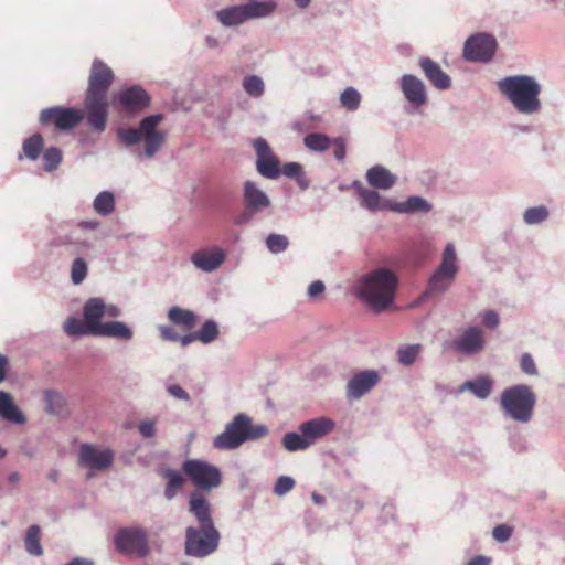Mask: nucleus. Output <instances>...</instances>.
<instances>
[{"mask_svg": "<svg viewBox=\"0 0 565 565\" xmlns=\"http://www.w3.org/2000/svg\"><path fill=\"white\" fill-rule=\"evenodd\" d=\"M493 387V381L488 375H482L473 381H467L460 386V392L468 390L478 398L484 399L487 398Z\"/></svg>", "mask_w": 565, "mask_h": 565, "instance_id": "29", "label": "nucleus"}, {"mask_svg": "<svg viewBox=\"0 0 565 565\" xmlns=\"http://www.w3.org/2000/svg\"><path fill=\"white\" fill-rule=\"evenodd\" d=\"M536 396L527 385H514L504 390L500 404L514 420L527 423L532 418Z\"/></svg>", "mask_w": 565, "mask_h": 565, "instance_id": "6", "label": "nucleus"}, {"mask_svg": "<svg viewBox=\"0 0 565 565\" xmlns=\"http://www.w3.org/2000/svg\"><path fill=\"white\" fill-rule=\"evenodd\" d=\"M266 245L271 253H280L287 249L289 242L285 235L270 234L266 239Z\"/></svg>", "mask_w": 565, "mask_h": 565, "instance_id": "48", "label": "nucleus"}, {"mask_svg": "<svg viewBox=\"0 0 565 565\" xmlns=\"http://www.w3.org/2000/svg\"><path fill=\"white\" fill-rule=\"evenodd\" d=\"M78 461L93 471H104L113 465L114 451L93 444H82L78 450Z\"/></svg>", "mask_w": 565, "mask_h": 565, "instance_id": "14", "label": "nucleus"}, {"mask_svg": "<svg viewBox=\"0 0 565 565\" xmlns=\"http://www.w3.org/2000/svg\"><path fill=\"white\" fill-rule=\"evenodd\" d=\"M254 148L257 154V170L258 172L268 179H276L280 174V162L273 154L268 143L263 138L254 140Z\"/></svg>", "mask_w": 565, "mask_h": 565, "instance_id": "16", "label": "nucleus"}, {"mask_svg": "<svg viewBox=\"0 0 565 565\" xmlns=\"http://www.w3.org/2000/svg\"><path fill=\"white\" fill-rule=\"evenodd\" d=\"M282 446L289 451L305 450L309 448L307 439L303 434L287 433L282 437Z\"/></svg>", "mask_w": 565, "mask_h": 565, "instance_id": "38", "label": "nucleus"}, {"mask_svg": "<svg viewBox=\"0 0 565 565\" xmlns=\"http://www.w3.org/2000/svg\"><path fill=\"white\" fill-rule=\"evenodd\" d=\"M25 550L29 554L40 556L43 554V550L40 542V526L31 525L25 535Z\"/></svg>", "mask_w": 565, "mask_h": 565, "instance_id": "34", "label": "nucleus"}, {"mask_svg": "<svg viewBox=\"0 0 565 565\" xmlns=\"http://www.w3.org/2000/svg\"><path fill=\"white\" fill-rule=\"evenodd\" d=\"M359 196L362 200V205L371 211L391 209L386 202L382 201L381 195L373 190L361 188Z\"/></svg>", "mask_w": 565, "mask_h": 565, "instance_id": "33", "label": "nucleus"}, {"mask_svg": "<svg viewBox=\"0 0 565 565\" xmlns=\"http://www.w3.org/2000/svg\"><path fill=\"white\" fill-rule=\"evenodd\" d=\"M243 87L245 92L253 97H259L264 93V83L262 78L256 75L245 77Z\"/></svg>", "mask_w": 565, "mask_h": 565, "instance_id": "43", "label": "nucleus"}, {"mask_svg": "<svg viewBox=\"0 0 565 565\" xmlns=\"http://www.w3.org/2000/svg\"><path fill=\"white\" fill-rule=\"evenodd\" d=\"M430 209V204L420 196H411L405 202L391 207V210L401 213L428 212Z\"/></svg>", "mask_w": 565, "mask_h": 565, "instance_id": "32", "label": "nucleus"}, {"mask_svg": "<svg viewBox=\"0 0 565 565\" xmlns=\"http://www.w3.org/2000/svg\"><path fill=\"white\" fill-rule=\"evenodd\" d=\"M138 429H139V433L145 437V438H150V437H153L157 429H156V420L153 419H146V420H142L139 426H138Z\"/></svg>", "mask_w": 565, "mask_h": 565, "instance_id": "52", "label": "nucleus"}, {"mask_svg": "<svg viewBox=\"0 0 565 565\" xmlns=\"http://www.w3.org/2000/svg\"><path fill=\"white\" fill-rule=\"evenodd\" d=\"M401 86L406 99L411 104L420 106L427 102L425 85L416 76L404 75L402 77Z\"/></svg>", "mask_w": 565, "mask_h": 565, "instance_id": "23", "label": "nucleus"}, {"mask_svg": "<svg viewBox=\"0 0 565 565\" xmlns=\"http://www.w3.org/2000/svg\"><path fill=\"white\" fill-rule=\"evenodd\" d=\"M547 216L548 211L543 205L527 209L523 215L525 223L530 225L539 224L545 221Z\"/></svg>", "mask_w": 565, "mask_h": 565, "instance_id": "46", "label": "nucleus"}, {"mask_svg": "<svg viewBox=\"0 0 565 565\" xmlns=\"http://www.w3.org/2000/svg\"><path fill=\"white\" fill-rule=\"evenodd\" d=\"M95 335L130 340L132 331L121 321L105 322Z\"/></svg>", "mask_w": 565, "mask_h": 565, "instance_id": "31", "label": "nucleus"}, {"mask_svg": "<svg viewBox=\"0 0 565 565\" xmlns=\"http://www.w3.org/2000/svg\"><path fill=\"white\" fill-rule=\"evenodd\" d=\"M295 487V480L291 477L281 476L276 481L274 492L277 495H284L291 491Z\"/></svg>", "mask_w": 565, "mask_h": 565, "instance_id": "49", "label": "nucleus"}, {"mask_svg": "<svg viewBox=\"0 0 565 565\" xmlns=\"http://www.w3.org/2000/svg\"><path fill=\"white\" fill-rule=\"evenodd\" d=\"M366 180L375 189L388 190L395 182L396 177L382 166H374L367 170Z\"/></svg>", "mask_w": 565, "mask_h": 565, "instance_id": "26", "label": "nucleus"}, {"mask_svg": "<svg viewBox=\"0 0 565 565\" xmlns=\"http://www.w3.org/2000/svg\"><path fill=\"white\" fill-rule=\"evenodd\" d=\"M422 345L420 344H409L405 347H401L397 350V356L399 363L403 365H412L420 353Z\"/></svg>", "mask_w": 565, "mask_h": 565, "instance_id": "39", "label": "nucleus"}, {"mask_svg": "<svg viewBox=\"0 0 565 565\" xmlns=\"http://www.w3.org/2000/svg\"><path fill=\"white\" fill-rule=\"evenodd\" d=\"M482 322L487 328L494 329L499 324V316L495 311L489 310L483 315Z\"/></svg>", "mask_w": 565, "mask_h": 565, "instance_id": "56", "label": "nucleus"}, {"mask_svg": "<svg viewBox=\"0 0 565 565\" xmlns=\"http://www.w3.org/2000/svg\"><path fill=\"white\" fill-rule=\"evenodd\" d=\"M189 511L196 519L199 526H215L212 519L211 504L202 493H191L189 500Z\"/></svg>", "mask_w": 565, "mask_h": 565, "instance_id": "21", "label": "nucleus"}, {"mask_svg": "<svg viewBox=\"0 0 565 565\" xmlns=\"http://www.w3.org/2000/svg\"><path fill=\"white\" fill-rule=\"evenodd\" d=\"M305 146L312 151H326L331 147L332 140L324 134L312 132L305 137Z\"/></svg>", "mask_w": 565, "mask_h": 565, "instance_id": "35", "label": "nucleus"}, {"mask_svg": "<svg viewBox=\"0 0 565 565\" xmlns=\"http://www.w3.org/2000/svg\"><path fill=\"white\" fill-rule=\"evenodd\" d=\"M341 105L350 111L356 110L361 103L360 93L353 88L348 87L343 90L340 96Z\"/></svg>", "mask_w": 565, "mask_h": 565, "instance_id": "41", "label": "nucleus"}, {"mask_svg": "<svg viewBox=\"0 0 565 565\" xmlns=\"http://www.w3.org/2000/svg\"><path fill=\"white\" fill-rule=\"evenodd\" d=\"M64 331L68 335L89 334L87 323L85 321L82 322L79 319H77L75 317H70L64 322Z\"/></svg>", "mask_w": 565, "mask_h": 565, "instance_id": "45", "label": "nucleus"}, {"mask_svg": "<svg viewBox=\"0 0 565 565\" xmlns=\"http://www.w3.org/2000/svg\"><path fill=\"white\" fill-rule=\"evenodd\" d=\"M161 476L166 480L164 497L168 500H172L179 492L182 491L185 479L181 472L170 468L164 469Z\"/></svg>", "mask_w": 565, "mask_h": 565, "instance_id": "28", "label": "nucleus"}, {"mask_svg": "<svg viewBox=\"0 0 565 565\" xmlns=\"http://www.w3.org/2000/svg\"><path fill=\"white\" fill-rule=\"evenodd\" d=\"M182 471L193 486L201 490H212L222 482L220 469L202 459L184 460Z\"/></svg>", "mask_w": 565, "mask_h": 565, "instance_id": "9", "label": "nucleus"}, {"mask_svg": "<svg viewBox=\"0 0 565 565\" xmlns=\"http://www.w3.org/2000/svg\"><path fill=\"white\" fill-rule=\"evenodd\" d=\"M466 565H490V559L486 556H475Z\"/></svg>", "mask_w": 565, "mask_h": 565, "instance_id": "60", "label": "nucleus"}, {"mask_svg": "<svg viewBox=\"0 0 565 565\" xmlns=\"http://www.w3.org/2000/svg\"><path fill=\"white\" fill-rule=\"evenodd\" d=\"M497 41L484 33L470 36L463 47V56L472 62H488L494 55Z\"/></svg>", "mask_w": 565, "mask_h": 565, "instance_id": "13", "label": "nucleus"}, {"mask_svg": "<svg viewBox=\"0 0 565 565\" xmlns=\"http://www.w3.org/2000/svg\"><path fill=\"white\" fill-rule=\"evenodd\" d=\"M218 327L215 321L207 320L203 323L200 330L196 331L198 341L202 343H210L218 335Z\"/></svg>", "mask_w": 565, "mask_h": 565, "instance_id": "40", "label": "nucleus"}, {"mask_svg": "<svg viewBox=\"0 0 565 565\" xmlns=\"http://www.w3.org/2000/svg\"><path fill=\"white\" fill-rule=\"evenodd\" d=\"M498 87L521 114H533L541 108V86L531 76H509L499 81Z\"/></svg>", "mask_w": 565, "mask_h": 565, "instance_id": "3", "label": "nucleus"}, {"mask_svg": "<svg viewBox=\"0 0 565 565\" xmlns=\"http://www.w3.org/2000/svg\"><path fill=\"white\" fill-rule=\"evenodd\" d=\"M397 284L393 271L377 268L360 279L356 295L372 311L382 312L393 305Z\"/></svg>", "mask_w": 565, "mask_h": 565, "instance_id": "2", "label": "nucleus"}, {"mask_svg": "<svg viewBox=\"0 0 565 565\" xmlns=\"http://www.w3.org/2000/svg\"><path fill=\"white\" fill-rule=\"evenodd\" d=\"M520 365L524 373H526L529 375L537 374V369H536L535 362L529 353H524L521 356Z\"/></svg>", "mask_w": 565, "mask_h": 565, "instance_id": "50", "label": "nucleus"}, {"mask_svg": "<svg viewBox=\"0 0 565 565\" xmlns=\"http://www.w3.org/2000/svg\"><path fill=\"white\" fill-rule=\"evenodd\" d=\"M62 160V152L55 147L46 149L43 153V166L46 171L55 170Z\"/></svg>", "mask_w": 565, "mask_h": 565, "instance_id": "44", "label": "nucleus"}, {"mask_svg": "<svg viewBox=\"0 0 565 565\" xmlns=\"http://www.w3.org/2000/svg\"><path fill=\"white\" fill-rule=\"evenodd\" d=\"M106 315L109 317H117L119 315V309L116 306L106 307Z\"/></svg>", "mask_w": 565, "mask_h": 565, "instance_id": "62", "label": "nucleus"}, {"mask_svg": "<svg viewBox=\"0 0 565 565\" xmlns=\"http://www.w3.org/2000/svg\"><path fill=\"white\" fill-rule=\"evenodd\" d=\"M194 266L203 271H213L225 260V254L221 248L202 249L192 254Z\"/></svg>", "mask_w": 565, "mask_h": 565, "instance_id": "20", "label": "nucleus"}, {"mask_svg": "<svg viewBox=\"0 0 565 565\" xmlns=\"http://www.w3.org/2000/svg\"><path fill=\"white\" fill-rule=\"evenodd\" d=\"M7 366H8L7 356L0 354V383L6 379Z\"/></svg>", "mask_w": 565, "mask_h": 565, "instance_id": "61", "label": "nucleus"}, {"mask_svg": "<svg viewBox=\"0 0 565 565\" xmlns=\"http://www.w3.org/2000/svg\"><path fill=\"white\" fill-rule=\"evenodd\" d=\"M45 398H46L49 412L55 413V409L53 407V403H60L62 401L61 395L58 393H55V392H46Z\"/></svg>", "mask_w": 565, "mask_h": 565, "instance_id": "58", "label": "nucleus"}, {"mask_svg": "<svg viewBox=\"0 0 565 565\" xmlns=\"http://www.w3.org/2000/svg\"><path fill=\"white\" fill-rule=\"evenodd\" d=\"M379 381V373L374 370L356 373L347 384V395L349 398L359 399L370 392Z\"/></svg>", "mask_w": 565, "mask_h": 565, "instance_id": "17", "label": "nucleus"}, {"mask_svg": "<svg viewBox=\"0 0 565 565\" xmlns=\"http://www.w3.org/2000/svg\"><path fill=\"white\" fill-rule=\"evenodd\" d=\"M114 543L116 550L122 554L136 555L141 558L149 554L147 534L142 529H120L114 537Z\"/></svg>", "mask_w": 565, "mask_h": 565, "instance_id": "11", "label": "nucleus"}, {"mask_svg": "<svg viewBox=\"0 0 565 565\" xmlns=\"http://www.w3.org/2000/svg\"><path fill=\"white\" fill-rule=\"evenodd\" d=\"M178 341L181 343L182 347H186L190 343L198 341L196 331L188 333L185 335H180V339Z\"/></svg>", "mask_w": 565, "mask_h": 565, "instance_id": "59", "label": "nucleus"}, {"mask_svg": "<svg viewBox=\"0 0 565 565\" xmlns=\"http://www.w3.org/2000/svg\"><path fill=\"white\" fill-rule=\"evenodd\" d=\"M8 481L12 484H17L20 481V475L18 472H12L8 477Z\"/></svg>", "mask_w": 565, "mask_h": 565, "instance_id": "64", "label": "nucleus"}, {"mask_svg": "<svg viewBox=\"0 0 565 565\" xmlns=\"http://www.w3.org/2000/svg\"><path fill=\"white\" fill-rule=\"evenodd\" d=\"M162 118L161 114L150 115L140 121L139 129L120 128L117 131L118 139L127 147L135 146L143 139L145 154L151 158L161 149L166 140V134L157 129Z\"/></svg>", "mask_w": 565, "mask_h": 565, "instance_id": "5", "label": "nucleus"}, {"mask_svg": "<svg viewBox=\"0 0 565 565\" xmlns=\"http://www.w3.org/2000/svg\"><path fill=\"white\" fill-rule=\"evenodd\" d=\"M459 267L454 244L446 245L441 263L428 280L424 296L441 295L449 289L455 281Z\"/></svg>", "mask_w": 565, "mask_h": 565, "instance_id": "8", "label": "nucleus"}, {"mask_svg": "<svg viewBox=\"0 0 565 565\" xmlns=\"http://www.w3.org/2000/svg\"><path fill=\"white\" fill-rule=\"evenodd\" d=\"M280 173H282L289 178L296 179L302 189L307 188V182L303 177V171H302L301 164H299L297 162L286 163V164H284L282 169L280 170Z\"/></svg>", "mask_w": 565, "mask_h": 565, "instance_id": "42", "label": "nucleus"}, {"mask_svg": "<svg viewBox=\"0 0 565 565\" xmlns=\"http://www.w3.org/2000/svg\"><path fill=\"white\" fill-rule=\"evenodd\" d=\"M244 202L246 209L252 213H257L270 205V200L266 193L259 190L252 181L245 182Z\"/></svg>", "mask_w": 565, "mask_h": 565, "instance_id": "25", "label": "nucleus"}, {"mask_svg": "<svg viewBox=\"0 0 565 565\" xmlns=\"http://www.w3.org/2000/svg\"><path fill=\"white\" fill-rule=\"evenodd\" d=\"M169 320L182 327L184 331L192 330L196 324L195 315L191 310L182 309L180 307H172L168 312Z\"/></svg>", "mask_w": 565, "mask_h": 565, "instance_id": "30", "label": "nucleus"}, {"mask_svg": "<svg viewBox=\"0 0 565 565\" xmlns=\"http://www.w3.org/2000/svg\"><path fill=\"white\" fill-rule=\"evenodd\" d=\"M87 276V264L83 258H76L71 267V279L73 284L79 285Z\"/></svg>", "mask_w": 565, "mask_h": 565, "instance_id": "47", "label": "nucleus"}, {"mask_svg": "<svg viewBox=\"0 0 565 565\" xmlns=\"http://www.w3.org/2000/svg\"><path fill=\"white\" fill-rule=\"evenodd\" d=\"M114 103L120 106L122 111L136 114L149 106L150 96L141 86L135 85L120 90L114 97Z\"/></svg>", "mask_w": 565, "mask_h": 565, "instance_id": "15", "label": "nucleus"}, {"mask_svg": "<svg viewBox=\"0 0 565 565\" xmlns=\"http://www.w3.org/2000/svg\"><path fill=\"white\" fill-rule=\"evenodd\" d=\"M324 291V284L321 280L311 282L308 287V296L310 298H317Z\"/></svg>", "mask_w": 565, "mask_h": 565, "instance_id": "57", "label": "nucleus"}, {"mask_svg": "<svg viewBox=\"0 0 565 565\" xmlns=\"http://www.w3.org/2000/svg\"><path fill=\"white\" fill-rule=\"evenodd\" d=\"M113 82L111 68L103 61L95 60L88 78L84 110L88 126L99 132L106 129L109 107L107 93Z\"/></svg>", "mask_w": 565, "mask_h": 565, "instance_id": "1", "label": "nucleus"}, {"mask_svg": "<svg viewBox=\"0 0 565 565\" xmlns=\"http://www.w3.org/2000/svg\"><path fill=\"white\" fill-rule=\"evenodd\" d=\"M275 4L264 1H250L242 6L228 7L217 11L220 22L226 26L241 24L249 19L263 18L270 14Z\"/></svg>", "mask_w": 565, "mask_h": 565, "instance_id": "10", "label": "nucleus"}, {"mask_svg": "<svg viewBox=\"0 0 565 565\" xmlns=\"http://www.w3.org/2000/svg\"><path fill=\"white\" fill-rule=\"evenodd\" d=\"M160 337L164 341L178 342L180 339V334L173 327L170 326H159Z\"/></svg>", "mask_w": 565, "mask_h": 565, "instance_id": "53", "label": "nucleus"}, {"mask_svg": "<svg viewBox=\"0 0 565 565\" xmlns=\"http://www.w3.org/2000/svg\"><path fill=\"white\" fill-rule=\"evenodd\" d=\"M311 499L316 504H319V505L323 504L326 502V498L316 492L312 493Z\"/></svg>", "mask_w": 565, "mask_h": 565, "instance_id": "63", "label": "nucleus"}, {"mask_svg": "<svg viewBox=\"0 0 565 565\" xmlns=\"http://www.w3.org/2000/svg\"><path fill=\"white\" fill-rule=\"evenodd\" d=\"M335 428V423L328 417H317L303 422L299 426V431L305 435L309 447L318 439L329 435Z\"/></svg>", "mask_w": 565, "mask_h": 565, "instance_id": "18", "label": "nucleus"}, {"mask_svg": "<svg viewBox=\"0 0 565 565\" xmlns=\"http://www.w3.org/2000/svg\"><path fill=\"white\" fill-rule=\"evenodd\" d=\"M167 391L175 399L185 401V402L190 401V395L180 385H177V384L168 385Z\"/></svg>", "mask_w": 565, "mask_h": 565, "instance_id": "55", "label": "nucleus"}, {"mask_svg": "<svg viewBox=\"0 0 565 565\" xmlns=\"http://www.w3.org/2000/svg\"><path fill=\"white\" fill-rule=\"evenodd\" d=\"M484 347V338L481 329L477 327L468 328L452 343L451 348L465 354H473L481 351Z\"/></svg>", "mask_w": 565, "mask_h": 565, "instance_id": "19", "label": "nucleus"}, {"mask_svg": "<svg viewBox=\"0 0 565 565\" xmlns=\"http://www.w3.org/2000/svg\"><path fill=\"white\" fill-rule=\"evenodd\" d=\"M220 540L221 534L215 526H189L185 530L184 553L204 558L218 548Z\"/></svg>", "mask_w": 565, "mask_h": 565, "instance_id": "7", "label": "nucleus"}, {"mask_svg": "<svg viewBox=\"0 0 565 565\" xmlns=\"http://www.w3.org/2000/svg\"><path fill=\"white\" fill-rule=\"evenodd\" d=\"M83 315L89 334L95 335L104 324L100 320L106 315V305L100 298H90L84 306Z\"/></svg>", "mask_w": 565, "mask_h": 565, "instance_id": "22", "label": "nucleus"}, {"mask_svg": "<svg viewBox=\"0 0 565 565\" xmlns=\"http://www.w3.org/2000/svg\"><path fill=\"white\" fill-rule=\"evenodd\" d=\"M115 209V198L108 191L100 192L94 200V210L100 215H108Z\"/></svg>", "mask_w": 565, "mask_h": 565, "instance_id": "37", "label": "nucleus"}, {"mask_svg": "<svg viewBox=\"0 0 565 565\" xmlns=\"http://www.w3.org/2000/svg\"><path fill=\"white\" fill-rule=\"evenodd\" d=\"M267 434L268 428L265 425H253L249 416L238 414L226 424L224 431L213 439V447L218 450L236 449L245 441L260 439Z\"/></svg>", "mask_w": 565, "mask_h": 565, "instance_id": "4", "label": "nucleus"}, {"mask_svg": "<svg viewBox=\"0 0 565 565\" xmlns=\"http://www.w3.org/2000/svg\"><path fill=\"white\" fill-rule=\"evenodd\" d=\"M24 156L30 160H36L43 149V138L40 134H34L25 139L22 146Z\"/></svg>", "mask_w": 565, "mask_h": 565, "instance_id": "36", "label": "nucleus"}, {"mask_svg": "<svg viewBox=\"0 0 565 565\" xmlns=\"http://www.w3.org/2000/svg\"><path fill=\"white\" fill-rule=\"evenodd\" d=\"M0 416L15 424H24L25 416L14 404L9 393L0 391Z\"/></svg>", "mask_w": 565, "mask_h": 565, "instance_id": "27", "label": "nucleus"}, {"mask_svg": "<svg viewBox=\"0 0 565 565\" xmlns=\"http://www.w3.org/2000/svg\"><path fill=\"white\" fill-rule=\"evenodd\" d=\"M84 119V113L76 108L50 107L40 113L42 126L54 127L58 130H71Z\"/></svg>", "mask_w": 565, "mask_h": 565, "instance_id": "12", "label": "nucleus"}, {"mask_svg": "<svg viewBox=\"0 0 565 565\" xmlns=\"http://www.w3.org/2000/svg\"><path fill=\"white\" fill-rule=\"evenodd\" d=\"M426 78L438 89H447L451 85L450 77L441 70L440 65L429 57H423L419 61Z\"/></svg>", "mask_w": 565, "mask_h": 565, "instance_id": "24", "label": "nucleus"}, {"mask_svg": "<svg viewBox=\"0 0 565 565\" xmlns=\"http://www.w3.org/2000/svg\"><path fill=\"white\" fill-rule=\"evenodd\" d=\"M492 535L498 542L503 543V542H507L511 537L512 529L505 524L497 525L493 529Z\"/></svg>", "mask_w": 565, "mask_h": 565, "instance_id": "51", "label": "nucleus"}, {"mask_svg": "<svg viewBox=\"0 0 565 565\" xmlns=\"http://www.w3.org/2000/svg\"><path fill=\"white\" fill-rule=\"evenodd\" d=\"M331 145L334 147L333 156L338 161H343L347 153L345 141L343 138H335Z\"/></svg>", "mask_w": 565, "mask_h": 565, "instance_id": "54", "label": "nucleus"}]
</instances>
